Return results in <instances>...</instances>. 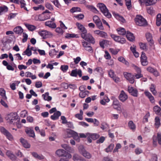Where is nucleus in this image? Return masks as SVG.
I'll return each instance as SVG.
<instances>
[{
  "instance_id": "nucleus-1",
  "label": "nucleus",
  "mask_w": 161,
  "mask_h": 161,
  "mask_svg": "<svg viewBox=\"0 0 161 161\" xmlns=\"http://www.w3.org/2000/svg\"><path fill=\"white\" fill-rule=\"evenodd\" d=\"M97 7L99 8L101 12L107 18H110L111 17V15L109 12L106 6L103 3H99L97 4Z\"/></svg>"
},
{
  "instance_id": "nucleus-2",
  "label": "nucleus",
  "mask_w": 161,
  "mask_h": 161,
  "mask_svg": "<svg viewBox=\"0 0 161 161\" xmlns=\"http://www.w3.org/2000/svg\"><path fill=\"white\" fill-rule=\"evenodd\" d=\"M135 21L136 24L140 26H145L147 25L146 20L141 16L137 15Z\"/></svg>"
},
{
  "instance_id": "nucleus-3",
  "label": "nucleus",
  "mask_w": 161,
  "mask_h": 161,
  "mask_svg": "<svg viewBox=\"0 0 161 161\" xmlns=\"http://www.w3.org/2000/svg\"><path fill=\"white\" fill-rule=\"evenodd\" d=\"M6 118L7 120H9V123L12 124L15 122L18 117L16 113H11L8 114Z\"/></svg>"
},
{
  "instance_id": "nucleus-4",
  "label": "nucleus",
  "mask_w": 161,
  "mask_h": 161,
  "mask_svg": "<svg viewBox=\"0 0 161 161\" xmlns=\"http://www.w3.org/2000/svg\"><path fill=\"white\" fill-rule=\"evenodd\" d=\"M78 148L81 154L86 158L90 159L92 157V155L90 153L84 149V147L82 145L80 146Z\"/></svg>"
},
{
  "instance_id": "nucleus-5",
  "label": "nucleus",
  "mask_w": 161,
  "mask_h": 161,
  "mask_svg": "<svg viewBox=\"0 0 161 161\" xmlns=\"http://www.w3.org/2000/svg\"><path fill=\"white\" fill-rule=\"evenodd\" d=\"M81 36L83 39H84L86 41L92 44L94 43V39L91 34L89 33L87 34V33H85L84 34L81 33Z\"/></svg>"
},
{
  "instance_id": "nucleus-6",
  "label": "nucleus",
  "mask_w": 161,
  "mask_h": 161,
  "mask_svg": "<svg viewBox=\"0 0 161 161\" xmlns=\"http://www.w3.org/2000/svg\"><path fill=\"white\" fill-rule=\"evenodd\" d=\"M56 154L58 157H64L68 158H71V155L69 153L65 150L63 149H59L57 150L56 152Z\"/></svg>"
},
{
  "instance_id": "nucleus-7",
  "label": "nucleus",
  "mask_w": 161,
  "mask_h": 161,
  "mask_svg": "<svg viewBox=\"0 0 161 161\" xmlns=\"http://www.w3.org/2000/svg\"><path fill=\"white\" fill-rule=\"evenodd\" d=\"M1 132L9 140H12L13 139V137L12 135L4 127H1Z\"/></svg>"
},
{
  "instance_id": "nucleus-8",
  "label": "nucleus",
  "mask_w": 161,
  "mask_h": 161,
  "mask_svg": "<svg viewBox=\"0 0 161 161\" xmlns=\"http://www.w3.org/2000/svg\"><path fill=\"white\" fill-rule=\"evenodd\" d=\"M87 135L88 136V142L89 143L92 142V139L95 140L98 138L100 136L99 135L96 133H87Z\"/></svg>"
},
{
  "instance_id": "nucleus-9",
  "label": "nucleus",
  "mask_w": 161,
  "mask_h": 161,
  "mask_svg": "<svg viewBox=\"0 0 161 161\" xmlns=\"http://www.w3.org/2000/svg\"><path fill=\"white\" fill-rule=\"evenodd\" d=\"M111 37L116 42L123 44L125 42V40L124 38H121L119 36L114 34H111Z\"/></svg>"
},
{
  "instance_id": "nucleus-10",
  "label": "nucleus",
  "mask_w": 161,
  "mask_h": 161,
  "mask_svg": "<svg viewBox=\"0 0 161 161\" xmlns=\"http://www.w3.org/2000/svg\"><path fill=\"white\" fill-rule=\"evenodd\" d=\"M124 75L125 78L128 80L131 84H133L134 82V79L133 75H132L130 73L127 72H124Z\"/></svg>"
},
{
  "instance_id": "nucleus-11",
  "label": "nucleus",
  "mask_w": 161,
  "mask_h": 161,
  "mask_svg": "<svg viewBox=\"0 0 161 161\" xmlns=\"http://www.w3.org/2000/svg\"><path fill=\"white\" fill-rule=\"evenodd\" d=\"M81 43L85 50L89 52L93 51L92 47L91 46L90 44L84 40L82 41Z\"/></svg>"
},
{
  "instance_id": "nucleus-12",
  "label": "nucleus",
  "mask_w": 161,
  "mask_h": 161,
  "mask_svg": "<svg viewBox=\"0 0 161 161\" xmlns=\"http://www.w3.org/2000/svg\"><path fill=\"white\" fill-rule=\"evenodd\" d=\"M128 91L132 96L134 97H137L138 95L137 90L132 86H129L128 87Z\"/></svg>"
},
{
  "instance_id": "nucleus-13",
  "label": "nucleus",
  "mask_w": 161,
  "mask_h": 161,
  "mask_svg": "<svg viewBox=\"0 0 161 161\" xmlns=\"http://www.w3.org/2000/svg\"><path fill=\"white\" fill-rule=\"evenodd\" d=\"M145 36L146 39L149 42V44L151 46H152L154 44V42L152 38V34L147 32Z\"/></svg>"
},
{
  "instance_id": "nucleus-14",
  "label": "nucleus",
  "mask_w": 161,
  "mask_h": 161,
  "mask_svg": "<svg viewBox=\"0 0 161 161\" xmlns=\"http://www.w3.org/2000/svg\"><path fill=\"white\" fill-rule=\"evenodd\" d=\"M66 135L64 137V138H70L72 137L76 132L74 131L69 129H67L66 131Z\"/></svg>"
},
{
  "instance_id": "nucleus-15",
  "label": "nucleus",
  "mask_w": 161,
  "mask_h": 161,
  "mask_svg": "<svg viewBox=\"0 0 161 161\" xmlns=\"http://www.w3.org/2000/svg\"><path fill=\"white\" fill-rule=\"evenodd\" d=\"M119 99L122 102H124L128 98V96L124 91L122 90L119 97Z\"/></svg>"
},
{
  "instance_id": "nucleus-16",
  "label": "nucleus",
  "mask_w": 161,
  "mask_h": 161,
  "mask_svg": "<svg viewBox=\"0 0 161 161\" xmlns=\"http://www.w3.org/2000/svg\"><path fill=\"white\" fill-rule=\"evenodd\" d=\"M141 58L142 64L143 66L147 65L148 64V62L147 60V58L145 53L142 52Z\"/></svg>"
},
{
  "instance_id": "nucleus-17",
  "label": "nucleus",
  "mask_w": 161,
  "mask_h": 161,
  "mask_svg": "<svg viewBox=\"0 0 161 161\" xmlns=\"http://www.w3.org/2000/svg\"><path fill=\"white\" fill-rule=\"evenodd\" d=\"M95 34L99 35L100 37L103 38H106L108 37L107 33L103 31H101L99 30H96L94 31Z\"/></svg>"
},
{
  "instance_id": "nucleus-18",
  "label": "nucleus",
  "mask_w": 161,
  "mask_h": 161,
  "mask_svg": "<svg viewBox=\"0 0 161 161\" xmlns=\"http://www.w3.org/2000/svg\"><path fill=\"white\" fill-rule=\"evenodd\" d=\"M112 105L114 109L118 110H120L121 105L119 104V101L117 99H115L113 101Z\"/></svg>"
},
{
  "instance_id": "nucleus-19",
  "label": "nucleus",
  "mask_w": 161,
  "mask_h": 161,
  "mask_svg": "<svg viewBox=\"0 0 161 161\" xmlns=\"http://www.w3.org/2000/svg\"><path fill=\"white\" fill-rule=\"evenodd\" d=\"M6 154L9 158L13 161H15L16 159V157L12 152L10 151H8Z\"/></svg>"
},
{
  "instance_id": "nucleus-20",
  "label": "nucleus",
  "mask_w": 161,
  "mask_h": 161,
  "mask_svg": "<svg viewBox=\"0 0 161 161\" xmlns=\"http://www.w3.org/2000/svg\"><path fill=\"white\" fill-rule=\"evenodd\" d=\"M76 25L78 29L82 32L81 33L84 34L87 33V30L82 25L78 22H77Z\"/></svg>"
},
{
  "instance_id": "nucleus-21",
  "label": "nucleus",
  "mask_w": 161,
  "mask_h": 161,
  "mask_svg": "<svg viewBox=\"0 0 161 161\" xmlns=\"http://www.w3.org/2000/svg\"><path fill=\"white\" fill-rule=\"evenodd\" d=\"M74 161H86V160L77 154H75L73 157Z\"/></svg>"
},
{
  "instance_id": "nucleus-22",
  "label": "nucleus",
  "mask_w": 161,
  "mask_h": 161,
  "mask_svg": "<svg viewBox=\"0 0 161 161\" xmlns=\"http://www.w3.org/2000/svg\"><path fill=\"white\" fill-rule=\"evenodd\" d=\"M50 32L46 30L38 32L39 35L42 37L43 39L46 38L48 35H50Z\"/></svg>"
},
{
  "instance_id": "nucleus-23",
  "label": "nucleus",
  "mask_w": 161,
  "mask_h": 161,
  "mask_svg": "<svg viewBox=\"0 0 161 161\" xmlns=\"http://www.w3.org/2000/svg\"><path fill=\"white\" fill-rule=\"evenodd\" d=\"M46 26L50 28L54 29L56 28V25L55 23H53L51 21H48L45 23Z\"/></svg>"
},
{
  "instance_id": "nucleus-24",
  "label": "nucleus",
  "mask_w": 161,
  "mask_h": 161,
  "mask_svg": "<svg viewBox=\"0 0 161 161\" xmlns=\"http://www.w3.org/2000/svg\"><path fill=\"white\" fill-rule=\"evenodd\" d=\"M20 140L22 145L25 148H28L30 147V144L24 139L21 138L20 139Z\"/></svg>"
},
{
  "instance_id": "nucleus-25",
  "label": "nucleus",
  "mask_w": 161,
  "mask_h": 161,
  "mask_svg": "<svg viewBox=\"0 0 161 161\" xmlns=\"http://www.w3.org/2000/svg\"><path fill=\"white\" fill-rule=\"evenodd\" d=\"M61 146L66 151L70 153H73L74 152V150L73 148L66 144L62 145Z\"/></svg>"
},
{
  "instance_id": "nucleus-26",
  "label": "nucleus",
  "mask_w": 161,
  "mask_h": 161,
  "mask_svg": "<svg viewBox=\"0 0 161 161\" xmlns=\"http://www.w3.org/2000/svg\"><path fill=\"white\" fill-rule=\"evenodd\" d=\"M154 112L157 114L161 116V108L158 105L155 106L153 108Z\"/></svg>"
},
{
  "instance_id": "nucleus-27",
  "label": "nucleus",
  "mask_w": 161,
  "mask_h": 161,
  "mask_svg": "<svg viewBox=\"0 0 161 161\" xmlns=\"http://www.w3.org/2000/svg\"><path fill=\"white\" fill-rule=\"evenodd\" d=\"M40 15L41 21L45 20L50 19L51 17L50 15L49 14H44V13H42Z\"/></svg>"
},
{
  "instance_id": "nucleus-28",
  "label": "nucleus",
  "mask_w": 161,
  "mask_h": 161,
  "mask_svg": "<svg viewBox=\"0 0 161 161\" xmlns=\"http://www.w3.org/2000/svg\"><path fill=\"white\" fill-rule=\"evenodd\" d=\"M61 115V113L60 111H57L53 115L51 116V118L53 120H56L58 119Z\"/></svg>"
},
{
  "instance_id": "nucleus-29",
  "label": "nucleus",
  "mask_w": 161,
  "mask_h": 161,
  "mask_svg": "<svg viewBox=\"0 0 161 161\" xmlns=\"http://www.w3.org/2000/svg\"><path fill=\"white\" fill-rule=\"evenodd\" d=\"M126 36L128 40L130 41H133L135 39V37L133 34L129 31H127Z\"/></svg>"
},
{
  "instance_id": "nucleus-30",
  "label": "nucleus",
  "mask_w": 161,
  "mask_h": 161,
  "mask_svg": "<svg viewBox=\"0 0 161 161\" xmlns=\"http://www.w3.org/2000/svg\"><path fill=\"white\" fill-rule=\"evenodd\" d=\"M24 25L26 26V27L28 29L31 31H33L36 29V27L32 25L26 23H24Z\"/></svg>"
},
{
  "instance_id": "nucleus-31",
  "label": "nucleus",
  "mask_w": 161,
  "mask_h": 161,
  "mask_svg": "<svg viewBox=\"0 0 161 161\" xmlns=\"http://www.w3.org/2000/svg\"><path fill=\"white\" fill-rule=\"evenodd\" d=\"M146 95L149 99L150 101L152 103H154L155 100L153 97L152 95L151 94L148 92H145Z\"/></svg>"
},
{
  "instance_id": "nucleus-32",
  "label": "nucleus",
  "mask_w": 161,
  "mask_h": 161,
  "mask_svg": "<svg viewBox=\"0 0 161 161\" xmlns=\"http://www.w3.org/2000/svg\"><path fill=\"white\" fill-rule=\"evenodd\" d=\"M14 32L16 34H21L23 32V29L20 26H17L14 29Z\"/></svg>"
},
{
  "instance_id": "nucleus-33",
  "label": "nucleus",
  "mask_w": 161,
  "mask_h": 161,
  "mask_svg": "<svg viewBox=\"0 0 161 161\" xmlns=\"http://www.w3.org/2000/svg\"><path fill=\"white\" fill-rule=\"evenodd\" d=\"M156 86L154 84H151L150 87V90L151 92L154 95H156L157 94V92L155 90Z\"/></svg>"
},
{
  "instance_id": "nucleus-34",
  "label": "nucleus",
  "mask_w": 161,
  "mask_h": 161,
  "mask_svg": "<svg viewBox=\"0 0 161 161\" xmlns=\"http://www.w3.org/2000/svg\"><path fill=\"white\" fill-rule=\"evenodd\" d=\"M49 93L47 92L42 95V96L43 97L44 100L49 101L52 100V97L49 96Z\"/></svg>"
},
{
  "instance_id": "nucleus-35",
  "label": "nucleus",
  "mask_w": 161,
  "mask_h": 161,
  "mask_svg": "<svg viewBox=\"0 0 161 161\" xmlns=\"http://www.w3.org/2000/svg\"><path fill=\"white\" fill-rule=\"evenodd\" d=\"M156 1V0H145L144 3L146 6L151 5L155 4Z\"/></svg>"
},
{
  "instance_id": "nucleus-36",
  "label": "nucleus",
  "mask_w": 161,
  "mask_h": 161,
  "mask_svg": "<svg viewBox=\"0 0 161 161\" xmlns=\"http://www.w3.org/2000/svg\"><path fill=\"white\" fill-rule=\"evenodd\" d=\"M130 49L136 57H138L139 56V53L136 51V47L134 46H131Z\"/></svg>"
},
{
  "instance_id": "nucleus-37",
  "label": "nucleus",
  "mask_w": 161,
  "mask_h": 161,
  "mask_svg": "<svg viewBox=\"0 0 161 161\" xmlns=\"http://www.w3.org/2000/svg\"><path fill=\"white\" fill-rule=\"evenodd\" d=\"M129 127L132 130L134 131L136 128L135 125L134 123L132 121H130L128 124Z\"/></svg>"
},
{
  "instance_id": "nucleus-38",
  "label": "nucleus",
  "mask_w": 161,
  "mask_h": 161,
  "mask_svg": "<svg viewBox=\"0 0 161 161\" xmlns=\"http://www.w3.org/2000/svg\"><path fill=\"white\" fill-rule=\"evenodd\" d=\"M113 15L118 19L121 21L122 22L124 23L125 22V19L122 16L119 15L118 14L114 13Z\"/></svg>"
},
{
  "instance_id": "nucleus-39",
  "label": "nucleus",
  "mask_w": 161,
  "mask_h": 161,
  "mask_svg": "<svg viewBox=\"0 0 161 161\" xmlns=\"http://www.w3.org/2000/svg\"><path fill=\"white\" fill-rule=\"evenodd\" d=\"M19 3H20L21 8H23L25 10L27 11V8L25 6L26 4L24 0H18L17 4Z\"/></svg>"
},
{
  "instance_id": "nucleus-40",
  "label": "nucleus",
  "mask_w": 161,
  "mask_h": 161,
  "mask_svg": "<svg viewBox=\"0 0 161 161\" xmlns=\"http://www.w3.org/2000/svg\"><path fill=\"white\" fill-rule=\"evenodd\" d=\"M32 154L35 158L39 159H42L44 158V157L42 155H39L36 152L32 153Z\"/></svg>"
},
{
  "instance_id": "nucleus-41",
  "label": "nucleus",
  "mask_w": 161,
  "mask_h": 161,
  "mask_svg": "<svg viewBox=\"0 0 161 161\" xmlns=\"http://www.w3.org/2000/svg\"><path fill=\"white\" fill-rule=\"evenodd\" d=\"M26 133L30 136L34 137L35 136V133L33 130L30 129L26 131Z\"/></svg>"
},
{
  "instance_id": "nucleus-42",
  "label": "nucleus",
  "mask_w": 161,
  "mask_h": 161,
  "mask_svg": "<svg viewBox=\"0 0 161 161\" xmlns=\"http://www.w3.org/2000/svg\"><path fill=\"white\" fill-rule=\"evenodd\" d=\"M8 10V8L6 6L3 5L1 6V14L7 12Z\"/></svg>"
},
{
  "instance_id": "nucleus-43",
  "label": "nucleus",
  "mask_w": 161,
  "mask_h": 161,
  "mask_svg": "<svg viewBox=\"0 0 161 161\" xmlns=\"http://www.w3.org/2000/svg\"><path fill=\"white\" fill-rule=\"evenodd\" d=\"M156 24L157 25L159 26L161 24V14H158L157 16Z\"/></svg>"
},
{
  "instance_id": "nucleus-44",
  "label": "nucleus",
  "mask_w": 161,
  "mask_h": 161,
  "mask_svg": "<svg viewBox=\"0 0 161 161\" xmlns=\"http://www.w3.org/2000/svg\"><path fill=\"white\" fill-rule=\"evenodd\" d=\"M118 60L119 61L122 62L123 63L127 65H129V63L125 60L124 58L122 57H120L118 58Z\"/></svg>"
},
{
  "instance_id": "nucleus-45",
  "label": "nucleus",
  "mask_w": 161,
  "mask_h": 161,
  "mask_svg": "<svg viewBox=\"0 0 161 161\" xmlns=\"http://www.w3.org/2000/svg\"><path fill=\"white\" fill-rule=\"evenodd\" d=\"M147 12L151 15H152L154 13V11L153 10V7H147Z\"/></svg>"
},
{
  "instance_id": "nucleus-46",
  "label": "nucleus",
  "mask_w": 161,
  "mask_h": 161,
  "mask_svg": "<svg viewBox=\"0 0 161 161\" xmlns=\"http://www.w3.org/2000/svg\"><path fill=\"white\" fill-rule=\"evenodd\" d=\"M1 96L2 97L3 99L7 100V97L6 96L5 91L2 88H1Z\"/></svg>"
},
{
  "instance_id": "nucleus-47",
  "label": "nucleus",
  "mask_w": 161,
  "mask_h": 161,
  "mask_svg": "<svg viewBox=\"0 0 161 161\" xmlns=\"http://www.w3.org/2000/svg\"><path fill=\"white\" fill-rule=\"evenodd\" d=\"M97 27L100 30H104V27L102 23L100 20L95 23Z\"/></svg>"
},
{
  "instance_id": "nucleus-48",
  "label": "nucleus",
  "mask_w": 161,
  "mask_h": 161,
  "mask_svg": "<svg viewBox=\"0 0 161 161\" xmlns=\"http://www.w3.org/2000/svg\"><path fill=\"white\" fill-rule=\"evenodd\" d=\"M87 7L89 9L94 13H97L98 12L97 9L92 6L88 5Z\"/></svg>"
},
{
  "instance_id": "nucleus-49",
  "label": "nucleus",
  "mask_w": 161,
  "mask_h": 161,
  "mask_svg": "<svg viewBox=\"0 0 161 161\" xmlns=\"http://www.w3.org/2000/svg\"><path fill=\"white\" fill-rule=\"evenodd\" d=\"M70 11L72 13L76 12H81V9L78 7H73L70 9Z\"/></svg>"
},
{
  "instance_id": "nucleus-50",
  "label": "nucleus",
  "mask_w": 161,
  "mask_h": 161,
  "mask_svg": "<svg viewBox=\"0 0 161 161\" xmlns=\"http://www.w3.org/2000/svg\"><path fill=\"white\" fill-rule=\"evenodd\" d=\"M155 121V125L156 128H158L160 125V119L158 117H156Z\"/></svg>"
},
{
  "instance_id": "nucleus-51",
  "label": "nucleus",
  "mask_w": 161,
  "mask_h": 161,
  "mask_svg": "<svg viewBox=\"0 0 161 161\" xmlns=\"http://www.w3.org/2000/svg\"><path fill=\"white\" fill-rule=\"evenodd\" d=\"M114 147V145L113 144H111L108 147L105 149V151L107 153L111 152L113 149Z\"/></svg>"
},
{
  "instance_id": "nucleus-52",
  "label": "nucleus",
  "mask_w": 161,
  "mask_h": 161,
  "mask_svg": "<svg viewBox=\"0 0 161 161\" xmlns=\"http://www.w3.org/2000/svg\"><path fill=\"white\" fill-rule=\"evenodd\" d=\"M45 6L47 8L51 11L53 10V6L51 4L48 2H47L45 3Z\"/></svg>"
},
{
  "instance_id": "nucleus-53",
  "label": "nucleus",
  "mask_w": 161,
  "mask_h": 161,
  "mask_svg": "<svg viewBox=\"0 0 161 161\" xmlns=\"http://www.w3.org/2000/svg\"><path fill=\"white\" fill-rule=\"evenodd\" d=\"M33 8L35 10H44L45 9L44 7L42 5H40L34 7Z\"/></svg>"
},
{
  "instance_id": "nucleus-54",
  "label": "nucleus",
  "mask_w": 161,
  "mask_h": 161,
  "mask_svg": "<svg viewBox=\"0 0 161 161\" xmlns=\"http://www.w3.org/2000/svg\"><path fill=\"white\" fill-rule=\"evenodd\" d=\"M119 34L123 35L126 34V31L123 28H120L117 30Z\"/></svg>"
},
{
  "instance_id": "nucleus-55",
  "label": "nucleus",
  "mask_w": 161,
  "mask_h": 161,
  "mask_svg": "<svg viewBox=\"0 0 161 161\" xmlns=\"http://www.w3.org/2000/svg\"><path fill=\"white\" fill-rule=\"evenodd\" d=\"M125 4L127 7V8L129 9L131 7V0H125Z\"/></svg>"
},
{
  "instance_id": "nucleus-56",
  "label": "nucleus",
  "mask_w": 161,
  "mask_h": 161,
  "mask_svg": "<svg viewBox=\"0 0 161 161\" xmlns=\"http://www.w3.org/2000/svg\"><path fill=\"white\" fill-rule=\"evenodd\" d=\"M77 71L78 70L77 69L72 70L70 75L72 76L76 77L77 76Z\"/></svg>"
},
{
  "instance_id": "nucleus-57",
  "label": "nucleus",
  "mask_w": 161,
  "mask_h": 161,
  "mask_svg": "<svg viewBox=\"0 0 161 161\" xmlns=\"http://www.w3.org/2000/svg\"><path fill=\"white\" fill-rule=\"evenodd\" d=\"M69 67L67 65H62L61 66V69L64 72H66L68 69Z\"/></svg>"
},
{
  "instance_id": "nucleus-58",
  "label": "nucleus",
  "mask_w": 161,
  "mask_h": 161,
  "mask_svg": "<svg viewBox=\"0 0 161 161\" xmlns=\"http://www.w3.org/2000/svg\"><path fill=\"white\" fill-rule=\"evenodd\" d=\"M76 35L73 34L67 33L65 36V37L67 38H70L76 37Z\"/></svg>"
},
{
  "instance_id": "nucleus-59",
  "label": "nucleus",
  "mask_w": 161,
  "mask_h": 161,
  "mask_svg": "<svg viewBox=\"0 0 161 161\" xmlns=\"http://www.w3.org/2000/svg\"><path fill=\"white\" fill-rule=\"evenodd\" d=\"M29 47L30 46L29 45H28L27 48L25 51L26 55L28 56H30L31 55V51L30 50Z\"/></svg>"
},
{
  "instance_id": "nucleus-60",
  "label": "nucleus",
  "mask_w": 161,
  "mask_h": 161,
  "mask_svg": "<svg viewBox=\"0 0 161 161\" xmlns=\"http://www.w3.org/2000/svg\"><path fill=\"white\" fill-rule=\"evenodd\" d=\"M57 52L55 49H53L50 51L49 55L51 57H53L55 55H56Z\"/></svg>"
},
{
  "instance_id": "nucleus-61",
  "label": "nucleus",
  "mask_w": 161,
  "mask_h": 161,
  "mask_svg": "<svg viewBox=\"0 0 161 161\" xmlns=\"http://www.w3.org/2000/svg\"><path fill=\"white\" fill-rule=\"evenodd\" d=\"M51 2L53 3L54 5L57 7L59 8L60 6V4L58 0H50Z\"/></svg>"
},
{
  "instance_id": "nucleus-62",
  "label": "nucleus",
  "mask_w": 161,
  "mask_h": 161,
  "mask_svg": "<svg viewBox=\"0 0 161 161\" xmlns=\"http://www.w3.org/2000/svg\"><path fill=\"white\" fill-rule=\"evenodd\" d=\"M134 76V78H136V79H139L142 78L143 77L141 73H137V74H135Z\"/></svg>"
},
{
  "instance_id": "nucleus-63",
  "label": "nucleus",
  "mask_w": 161,
  "mask_h": 161,
  "mask_svg": "<svg viewBox=\"0 0 161 161\" xmlns=\"http://www.w3.org/2000/svg\"><path fill=\"white\" fill-rule=\"evenodd\" d=\"M150 161H158V157L157 155L155 154H153Z\"/></svg>"
},
{
  "instance_id": "nucleus-64",
  "label": "nucleus",
  "mask_w": 161,
  "mask_h": 161,
  "mask_svg": "<svg viewBox=\"0 0 161 161\" xmlns=\"http://www.w3.org/2000/svg\"><path fill=\"white\" fill-rule=\"evenodd\" d=\"M157 138L158 144L161 145V134L160 133H158Z\"/></svg>"
}]
</instances>
